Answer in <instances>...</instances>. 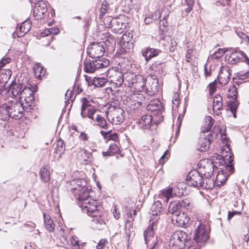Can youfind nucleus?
I'll return each mask as SVG.
<instances>
[{"label": "nucleus", "instance_id": "f257e3e1", "mask_svg": "<svg viewBox=\"0 0 249 249\" xmlns=\"http://www.w3.org/2000/svg\"><path fill=\"white\" fill-rule=\"evenodd\" d=\"M24 115V107L21 102L12 101L3 104L0 107V118L8 120L10 117L15 120L20 119Z\"/></svg>", "mask_w": 249, "mask_h": 249}, {"label": "nucleus", "instance_id": "f03ea898", "mask_svg": "<svg viewBox=\"0 0 249 249\" xmlns=\"http://www.w3.org/2000/svg\"><path fill=\"white\" fill-rule=\"evenodd\" d=\"M189 185L196 188L211 189L213 187V179H204L201 173L198 170L191 171L187 176Z\"/></svg>", "mask_w": 249, "mask_h": 249}, {"label": "nucleus", "instance_id": "7ed1b4c3", "mask_svg": "<svg viewBox=\"0 0 249 249\" xmlns=\"http://www.w3.org/2000/svg\"><path fill=\"white\" fill-rule=\"evenodd\" d=\"M146 80L142 75H135L133 73L125 74L124 84L131 88L134 92H140L144 89Z\"/></svg>", "mask_w": 249, "mask_h": 249}, {"label": "nucleus", "instance_id": "20e7f679", "mask_svg": "<svg viewBox=\"0 0 249 249\" xmlns=\"http://www.w3.org/2000/svg\"><path fill=\"white\" fill-rule=\"evenodd\" d=\"M109 65V61L105 58L94 59L92 61L86 60L84 62V70L86 72L93 73L98 69L107 67Z\"/></svg>", "mask_w": 249, "mask_h": 249}, {"label": "nucleus", "instance_id": "39448f33", "mask_svg": "<svg viewBox=\"0 0 249 249\" xmlns=\"http://www.w3.org/2000/svg\"><path fill=\"white\" fill-rule=\"evenodd\" d=\"M124 111L122 108L113 106L109 107L106 115L108 120L112 124H119L124 119Z\"/></svg>", "mask_w": 249, "mask_h": 249}, {"label": "nucleus", "instance_id": "423d86ee", "mask_svg": "<svg viewBox=\"0 0 249 249\" xmlns=\"http://www.w3.org/2000/svg\"><path fill=\"white\" fill-rule=\"evenodd\" d=\"M198 171L202 175H204L206 179H211L212 176L215 170H218L217 167L214 165L213 162L209 160H201L198 164Z\"/></svg>", "mask_w": 249, "mask_h": 249}, {"label": "nucleus", "instance_id": "0eeeda50", "mask_svg": "<svg viewBox=\"0 0 249 249\" xmlns=\"http://www.w3.org/2000/svg\"><path fill=\"white\" fill-rule=\"evenodd\" d=\"M107 76L108 81L113 85L114 87H119L121 86L125 80V75L116 70V69L111 68L107 72Z\"/></svg>", "mask_w": 249, "mask_h": 249}, {"label": "nucleus", "instance_id": "6e6552de", "mask_svg": "<svg viewBox=\"0 0 249 249\" xmlns=\"http://www.w3.org/2000/svg\"><path fill=\"white\" fill-rule=\"evenodd\" d=\"M156 223L153 221L144 232L145 244L149 246V249H153L157 243V238L154 236V229Z\"/></svg>", "mask_w": 249, "mask_h": 249}, {"label": "nucleus", "instance_id": "1a4fd4ad", "mask_svg": "<svg viewBox=\"0 0 249 249\" xmlns=\"http://www.w3.org/2000/svg\"><path fill=\"white\" fill-rule=\"evenodd\" d=\"M209 238L208 233L206 230L205 225L200 224L197 228L194 234L193 239L198 245L201 246Z\"/></svg>", "mask_w": 249, "mask_h": 249}, {"label": "nucleus", "instance_id": "9d476101", "mask_svg": "<svg viewBox=\"0 0 249 249\" xmlns=\"http://www.w3.org/2000/svg\"><path fill=\"white\" fill-rule=\"evenodd\" d=\"M228 60L231 64H236L242 60L249 65V58L244 52L238 50L232 52L228 56Z\"/></svg>", "mask_w": 249, "mask_h": 249}, {"label": "nucleus", "instance_id": "9b49d317", "mask_svg": "<svg viewBox=\"0 0 249 249\" xmlns=\"http://www.w3.org/2000/svg\"><path fill=\"white\" fill-rule=\"evenodd\" d=\"M172 221L174 225L179 227H187L190 224V218L186 213H179L178 214L172 216Z\"/></svg>", "mask_w": 249, "mask_h": 249}, {"label": "nucleus", "instance_id": "f8f14e48", "mask_svg": "<svg viewBox=\"0 0 249 249\" xmlns=\"http://www.w3.org/2000/svg\"><path fill=\"white\" fill-rule=\"evenodd\" d=\"M105 53L104 42L93 44L91 49L88 51V53L89 56L94 59H101Z\"/></svg>", "mask_w": 249, "mask_h": 249}, {"label": "nucleus", "instance_id": "ddd939ff", "mask_svg": "<svg viewBox=\"0 0 249 249\" xmlns=\"http://www.w3.org/2000/svg\"><path fill=\"white\" fill-rule=\"evenodd\" d=\"M231 74V71L227 66H224L220 68L218 79L220 85L223 86L230 81Z\"/></svg>", "mask_w": 249, "mask_h": 249}, {"label": "nucleus", "instance_id": "4468645a", "mask_svg": "<svg viewBox=\"0 0 249 249\" xmlns=\"http://www.w3.org/2000/svg\"><path fill=\"white\" fill-rule=\"evenodd\" d=\"M33 15L37 18H42L47 11V4L42 0L37 1L34 3Z\"/></svg>", "mask_w": 249, "mask_h": 249}, {"label": "nucleus", "instance_id": "2eb2a0df", "mask_svg": "<svg viewBox=\"0 0 249 249\" xmlns=\"http://www.w3.org/2000/svg\"><path fill=\"white\" fill-rule=\"evenodd\" d=\"M70 185L71 191L74 195H76L82 189L87 187V181L84 178L74 179L70 181Z\"/></svg>", "mask_w": 249, "mask_h": 249}, {"label": "nucleus", "instance_id": "dca6fc26", "mask_svg": "<svg viewBox=\"0 0 249 249\" xmlns=\"http://www.w3.org/2000/svg\"><path fill=\"white\" fill-rule=\"evenodd\" d=\"M145 86L146 92L149 96H153L157 93L159 89V83L157 79L150 78L147 85L145 84Z\"/></svg>", "mask_w": 249, "mask_h": 249}, {"label": "nucleus", "instance_id": "f3484780", "mask_svg": "<svg viewBox=\"0 0 249 249\" xmlns=\"http://www.w3.org/2000/svg\"><path fill=\"white\" fill-rule=\"evenodd\" d=\"M212 136L210 134H201L199 140V144L200 147L199 150L201 152L206 151L209 148L211 144V139Z\"/></svg>", "mask_w": 249, "mask_h": 249}, {"label": "nucleus", "instance_id": "a211bd4d", "mask_svg": "<svg viewBox=\"0 0 249 249\" xmlns=\"http://www.w3.org/2000/svg\"><path fill=\"white\" fill-rule=\"evenodd\" d=\"M24 99L26 103L28 106H31L30 104L32 101L34 100V95L33 91L30 88H27L25 86L22 89V92L20 94V99Z\"/></svg>", "mask_w": 249, "mask_h": 249}, {"label": "nucleus", "instance_id": "6ab92c4d", "mask_svg": "<svg viewBox=\"0 0 249 249\" xmlns=\"http://www.w3.org/2000/svg\"><path fill=\"white\" fill-rule=\"evenodd\" d=\"M148 110L155 112V114H160L163 109L162 103L157 99L152 100L147 107Z\"/></svg>", "mask_w": 249, "mask_h": 249}, {"label": "nucleus", "instance_id": "aec40b11", "mask_svg": "<svg viewBox=\"0 0 249 249\" xmlns=\"http://www.w3.org/2000/svg\"><path fill=\"white\" fill-rule=\"evenodd\" d=\"M2 72H1L0 74V93H1L3 91L4 88L5 84L7 83V81L10 78L12 74V71L9 69L1 70Z\"/></svg>", "mask_w": 249, "mask_h": 249}, {"label": "nucleus", "instance_id": "412c9836", "mask_svg": "<svg viewBox=\"0 0 249 249\" xmlns=\"http://www.w3.org/2000/svg\"><path fill=\"white\" fill-rule=\"evenodd\" d=\"M223 107V100L221 95H216L213 99V112L218 115Z\"/></svg>", "mask_w": 249, "mask_h": 249}, {"label": "nucleus", "instance_id": "4be33fe9", "mask_svg": "<svg viewBox=\"0 0 249 249\" xmlns=\"http://www.w3.org/2000/svg\"><path fill=\"white\" fill-rule=\"evenodd\" d=\"M91 192L90 188L89 189V187L82 189L81 191L77 193L75 196V198L82 203L83 201H87L89 198V193Z\"/></svg>", "mask_w": 249, "mask_h": 249}, {"label": "nucleus", "instance_id": "5701e85b", "mask_svg": "<svg viewBox=\"0 0 249 249\" xmlns=\"http://www.w3.org/2000/svg\"><path fill=\"white\" fill-rule=\"evenodd\" d=\"M161 51L159 49L148 48L142 51V55L144 57L146 62L152 57L157 56Z\"/></svg>", "mask_w": 249, "mask_h": 249}, {"label": "nucleus", "instance_id": "b1692460", "mask_svg": "<svg viewBox=\"0 0 249 249\" xmlns=\"http://www.w3.org/2000/svg\"><path fill=\"white\" fill-rule=\"evenodd\" d=\"M214 123V120L211 116H206L201 127V134H205L206 133L209 132L211 130Z\"/></svg>", "mask_w": 249, "mask_h": 249}, {"label": "nucleus", "instance_id": "393cba45", "mask_svg": "<svg viewBox=\"0 0 249 249\" xmlns=\"http://www.w3.org/2000/svg\"><path fill=\"white\" fill-rule=\"evenodd\" d=\"M152 118L150 115H145L141 117L139 121L140 126L143 129L150 128L152 124Z\"/></svg>", "mask_w": 249, "mask_h": 249}, {"label": "nucleus", "instance_id": "a878e982", "mask_svg": "<svg viewBox=\"0 0 249 249\" xmlns=\"http://www.w3.org/2000/svg\"><path fill=\"white\" fill-rule=\"evenodd\" d=\"M44 224L45 229L49 232L54 231L55 224L50 215L43 213Z\"/></svg>", "mask_w": 249, "mask_h": 249}, {"label": "nucleus", "instance_id": "bb28decb", "mask_svg": "<svg viewBox=\"0 0 249 249\" xmlns=\"http://www.w3.org/2000/svg\"><path fill=\"white\" fill-rule=\"evenodd\" d=\"M95 125L104 129L107 130L110 124L107 123L105 118L101 115H97L94 120Z\"/></svg>", "mask_w": 249, "mask_h": 249}, {"label": "nucleus", "instance_id": "cd10ccee", "mask_svg": "<svg viewBox=\"0 0 249 249\" xmlns=\"http://www.w3.org/2000/svg\"><path fill=\"white\" fill-rule=\"evenodd\" d=\"M11 89L12 90V94L13 96L16 97L19 96L20 99V94L22 92V89L24 88L23 85L20 83H12L11 85Z\"/></svg>", "mask_w": 249, "mask_h": 249}, {"label": "nucleus", "instance_id": "c85d7f7f", "mask_svg": "<svg viewBox=\"0 0 249 249\" xmlns=\"http://www.w3.org/2000/svg\"><path fill=\"white\" fill-rule=\"evenodd\" d=\"M31 28V23L28 20L23 22L20 25L19 32H18V37H21L27 33Z\"/></svg>", "mask_w": 249, "mask_h": 249}, {"label": "nucleus", "instance_id": "c756f323", "mask_svg": "<svg viewBox=\"0 0 249 249\" xmlns=\"http://www.w3.org/2000/svg\"><path fill=\"white\" fill-rule=\"evenodd\" d=\"M170 249H183L184 247L183 242H180L176 236H171L169 242Z\"/></svg>", "mask_w": 249, "mask_h": 249}, {"label": "nucleus", "instance_id": "7c9ffc66", "mask_svg": "<svg viewBox=\"0 0 249 249\" xmlns=\"http://www.w3.org/2000/svg\"><path fill=\"white\" fill-rule=\"evenodd\" d=\"M180 209L179 201H174L170 203L168 208V212L172 215V216H174L180 213L179 212Z\"/></svg>", "mask_w": 249, "mask_h": 249}, {"label": "nucleus", "instance_id": "2f4dec72", "mask_svg": "<svg viewBox=\"0 0 249 249\" xmlns=\"http://www.w3.org/2000/svg\"><path fill=\"white\" fill-rule=\"evenodd\" d=\"M92 206L97 207V202L91 199H88L87 201H83L81 203V207L84 213H88V212L91 211L90 208Z\"/></svg>", "mask_w": 249, "mask_h": 249}, {"label": "nucleus", "instance_id": "473e14b6", "mask_svg": "<svg viewBox=\"0 0 249 249\" xmlns=\"http://www.w3.org/2000/svg\"><path fill=\"white\" fill-rule=\"evenodd\" d=\"M127 35L124 34L122 38V40L120 42V48L118 51L119 54H125L127 52L126 46L128 45V40H126V37Z\"/></svg>", "mask_w": 249, "mask_h": 249}, {"label": "nucleus", "instance_id": "72a5a7b5", "mask_svg": "<svg viewBox=\"0 0 249 249\" xmlns=\"http://www.w3.org/2000/svg\"><path fill=\"white\" fill-rule=\"evenodd\" d=\"M39 175L40 178L43 182H47L50 180V172L46 166H44L40 169Z\"/></svg>", "mask_w": 249, "mask_h": 249}, {"label": "nucleus", "instance_id": "f704fd0d", "mask_svg": "<svg viewBox=\"0 0 249 249\" xmlns=\"http://www.w3.org/2000/svg\"><path fill=\"white\" fill-rule=\"evenodd\" d=\"M228 104V108L232 113L234 118H236V110L239 105V102L237 100H230Z\"/></svg>", "mask_w": 249, "mask_h": 249}, {"label": "nucleus", "instance_id": "c9c22d12", "mask_svg": "<svg viewBox=\"0 0 249 249\" xmlns=\"http://www.w3.org/2000/svg\"><path fill=\"white\" fill-rule=\"evenodd\" d=\"M227 178L222 171H219L217 174L215 180H213V186H221L226 182Z\"/></svg>", "mask_w": 249, "mask_h": 249}, {"label": "nucleus", "instance_id": "e433bc0d", "mask_svg": "<svg viewBox=\"0 0 249 249\" xmlns=\"http://www.w3.org/2000/svg\"><path fill=\"white\" fill-rule=\"evenodd\" d=\"M96 111V108L95 107H93L90 108L88 109L87 111H83V110H81V115L83 118L88 117L89 119L94 120L95 119L94 115L95 114Z\"/></svg>", "mask_w": 249, "mask_h": 249}, {"label": "nucleus", "instance_id": "4c0bfd02", "mask_svg": "<svg viewBox=\"0 0 249 249\" xmlns=\"http://www.w3.org/2000/svg\"><path fill=\"white\" fill-rule=\"evenodd\" d=\"M65 151V145L64 142V141L62 139H59L57 142L56 147L54 150V153H58L59 152V156L58 158V160L59 158H61L62 155L64 153V152Z\"/></svg>", "mask_w": 249, "mask_h": 249}, {"label": "nucleus", "instance_id": "58836bf2", "mask_svg": "<svg viewBox=\"0 0 249 249\" xmlns=\"http://www.w3.org/2000/svg\"><path fill=\"white\" fill-rule=\"evenodd\" d=\"M172 235L174 237L176 236V238H178V240L180 242H183L185 245L187 239V234L185 232L182 231H178L175 232Z\"/></svg>", "mask_w": 249, "mask_h": 249}, {"label": "nucleus", "instance_id": "ea45409f", "mask_svg": "<svg viewBox=\"0 0 249 249\" xmlns=\"http://www.w3.org/2000/svg\"><path fill=\"white\" fill-rule=\"evenodd\" d=\"M173 188L169 187L168 189H164L160 192V197H164L165 198V201L168 202L169 198L172 197L173 195Z\"/></svg>", "mask_w": 249, "mask_h": 249}, {"label": "nucleus", "instance_id": "a19ab883", "mask_svg": "<svg viewBox=\"0 0 249 249\" xmlns=\"http://www.w3.org/2000/svg\"><path fill=\"white\" fill-rule=\"evenodd\" d=\"M237 94L238 92L236 87L234 86L231 87L228 90V93L227 94L228 99L231 100H236Z\"/></svg>", "mask_w": 249, "mask_h": 249}, {"label": "nucleus", "instance_id": "79ce46f5", "mask_svg": "<svg viewBox=\"0 0 249 249\" xmlns=\"http://www.w3.org/2000/svg\"><path fill=\"white\" fill-rule=\"evenodd\" d=\"M34 71L36 76L38 78L44 76L46 72V70L39 65H36L34 68Z\"/></svg>", "mask_w": 249, "mask_h": 249}, {"label": "nucleus", "instance_id": "37998d69", "mask_svg": "<svg viewBox=\"0 0 249 249\" xmlns=\"http://www.w3.org/2000/svg\"><path fill=\"white\" fill-rule=\"evenodd\" d=\"M107 82L106 78L95 77L92 81V84L96 87H102L105 86Z\"/></svg>", "mask_w": 249, "mask_h": 249}, {"label": "nucleus", "instance_id": "c03bdc74", "mask_svg": "<svg viewBox=\"0 0 249 249\" xmlns=\"http://www.w3.org/2000/svg\"><path fill=\"white\" fill-rule=\"evenodd\" d=\"M179 206L180 208H183L189 210L193 207V203L189 198H185L179 201Z\"/></svg>", "mask_w": 249, "mask_h": 249}, {"label": "nucleus", "instance_id": "a18cd8bd", "mask_svg": "<svg viewBox=\"0 0 249 249\" xmlns=\"http://www.w3.org/2000/svg\"><path fill=\"white\" fill-rule=\"evenodd\" d=\"M161 208L162 205L159 201L155 202L151 207V210L153 212V215H157L160 212Z\"/></svg>", "mask_w": 249, "mask_h": 249}, {"label": "nucleus", "instance_id": "49530a36", "mask_svg": "<svg viewBox=\"0 0 249 249\" xmlns=\"http://www.w3.org/2000/svg\"><path fill=\"white\" fill-rule=\"evenodd\" d=\"M173 109L176 110L178 108L179 106V95L178 93L175 92L174 93L172 98Z\"/></svg>", "mask_w": 249, "mask_h": 249}, {"label": "nucleus", "instance_id": "de8ad7c7", "mask_svg": "<svg viewBox=\"0 0 249 249\" xmlns=\"http://www.w3.org/2000/svg\"><path fill=\"white\" fill-rule=\"evenodd\" d=\"M81 100L82 102L81 110H83V111H87L88 109L94 107V106L92 105L91 102L87 100L85 98H82Z\"/></svg>", "mask_w": 249, "mask_h": 249}, {"label": "nucleus", "instance_id": "09e8293b", "mask_svg": "<svg viewBox=\"0 0 249 249\" xmlns=\"http://www.w3.org/2000/svg\"><path fill=\"white\" fill-rule=\"evenodd\" d=\"M109 5L108 2L106 0L103 1L100 9V17H102L104 16L107 13Z\"/></svg>", "mask_w": 249, "mask_h": 249}, {"label": "nucleus", "instance_id": "8fccbe9b", "mask_svg": "<svg viewBox=\"0 0 249 249\" xmlns=\"http://www.w3.org/2000/svg\"><path fill=\"white\" fill-rule=\"evenodd\" d=\"M236 77L239 80H245L249 82V71L245 72L243 71H240L237 73Z\"/></svg>", "mask_w": 249, "mask_h": 249}, {"label": "nucleus", "instance_id": "3c124183", "mask_svg": "<svg viewBox=\"0 0 249 249\" xmlns=\"http://www.w3.org/2000/svg\"><path fill=\"white\" fill-rule=\"evenodd\" d=\"M91 211L88 212L87 214L91 217H98L101 215V213L99 209H97V207L92 206L90 208Z\"/></svg>", "mask_w": 249, "mask_h": 249}, {"label": "nucleus", "instance_id": "603ef678", "mask_svg": "<svg viewBox=\"0 0 249 249\" xmlns=\"http://www.w3.org/2000/svg\"><path fill=\"white\" fill-rule=\"evenodd\" d=\"M71 245L72 246V248L74 249H81L82 247L79 244V241L78 240V238L75 236H73L71 237Z\"/></svg>", "mask_w": 249, "mask_h": 249}, {"label": "nucleus", "instance_id": "864d4df0", "mask_svg": "<svg viewBox=\"0 0 249 249\" xmlns=\"http://www.w3.org/2000/svg\"><path fill=\"white\" fill-rule=\"evenodd\" d=\"M109 150H110V153H111L113 155L115 153H117L119 151V148L118 146L114 143L110 145Z\"/></svg>", "mask_w": 249, "mask_h": 249}, {"label": "nucleus", "instance_id": "5fc2aeb1", "mask_svg": "<svg viewBox=\"0 0 249 249\" xmlns=\"http://www.w3.org/2000/svg\"><path fill=\"white\" fill-rule=\"evenodd\" d=\"M241 214V212L239 211H229L228 215V220H231L234 215H240Z\"/></svg>", "mask_w": 249, "mask_h": 249}, {"label": "nucleus", "instance_id": "6e6d98bb", "mask_svg": "<svg viewBox=\"0 0 249 249\" xmlns=\"http://www.w3.org/2000/svg\"><path fill=\"white\" fill-rule=\"evenodd\" d=\"M11 58L6 57L4 58H2L0 61V70L6 64L9 63L10 62Z\"/></svg>", "mask_w": 249, "mask_h": 249}, {"label": "nucleus", "instance_id": "4d7b16f0", "mask_svg": "<svg viewBox=\"0 0 249 249\" xmlns=\"http://www.w3.org/2000/svg\"><path fill=\"white\" fill-rule=\"evenodd\" d=\"M237 33V35L239 37H240L242 39L246 41L249 42V37L245 34L244 33L242 32H236Z\"/></svg>", "mask_w": 249, "mask_h": 249}, {"label": "nucleus", "instance_id": "13d9d810", "mask_svg": "<svg viewBox=\"0 0 249 249\" xmlns=\"http://www.w3.org/2000/svg\"><path fill=\"white\" fill-rule=\"evenodd\" d=\"M209 90L210 94L212 95L216 90V87L215 85V81L211 83L209 85Z\"/></svg>", "mask_w": 249, "mask_h": 249}, {"label": "nucleus", "instance_id": "bf43d9fd", "mask_svg": "<svg viewBox=\"0 0 249 249\" xmlns=\"http://www.w3.org/2000/svg\"><path fill=\"white\" fill-rule=\"evenodd\" d=\"M224 53V52L222 50L219 49L217 52H215L214 54L212 55V57L214 59H217L223 55Z\"/></svg>", "mask_w": 249, "mask_h": 249}, {"label": "nucleus", "instance_id": "052dcab7", "mask_svg": "<svg viewBox=\"0 0 249 249\" xmlns=\"http://www.w3.org/2000/svg\"><path fill=\"white\" fill-rule=\"evenodd\" d=\"M107 241L105 239H101L96 246L97 249H102L105 246Z\"/></svg>", "mask_w": 249, "mask_h": 249}, {"label": "nucleus", "instance_id": "680f3d73", "mask_svg": "<svg viewBox=\"0 0 249 249\" xmlns=\"http://www.w3.org/2000/svg\"><path fill=\"white\" fill-rule=\"evenodd\" d=\"M113 214L114 218L116 219H118L120 217V213L119 212H118V210L117 208H116V206H114L113 211Z\"/></svg>", "mask_w": 249, "mask_h": 249}, {"label": "nucleus", "instance_id": "e2e57ef3", "mask_svg": "<svg viewBox=\"0 0 249 249\" xmlns=\"http://www.w3.org/2000/svg\"><path fill=\"white\" fill-rule=\"evenodd\" d=\"M49 29L52 35H57L59 33V30L58 28H50Z\"/></svg>", "mask_w": 249, "mask_h": 249}, {"label": "nucleus", "instance_id": "0e129e2a", "mask_svg": "<svg viewBox=\"0 0 249 249\" xmlns=\"http://www.w3.org/2000/svg\"><path fill=\"white\" fill-rule=\"evenodd\" d=\"M80 138L84 141H88L89 140L88 134L84 132L81 133Z\"/></svg>", "mask_w": 249, "mask_h": 249}, {"label": "nucleus", "instance_id": "69168bd1", "mask_svg": "<svg viewBox=\"0 0 249 249\" xmlns=\"http://www.w3.org/2000/svg\"><path fill=\"white\" fill-rule=\"evenodd\" d=\"M51 32H50L49 28L45 29L42 33L41 35L43 36H47L49 35H51Z\"/></svg>", "mask_w": 249, "mask_h": 249}, {"label": "nucleus", "instance_id": "338daca9", "mask_svg": "<svg viewBox=\"0 0 249 249\" xmlns=\"http://www.w3.org/2000/svg\"><path fill=\"white\" fill-rule=\"evenodd\" d=\"M111 130H108L107 132H105L104 131H101L100 133L101 135L105 137V138H107V136H109V135L110 134Z\"/></svg>", "mask_w": 249, "mask_h": 249}, {"label": "nucleus", "instance_id": "774afa93", "mask_svg": "<svg viewBox=\"0 0 249 249\" xmlns=\"http://www.w3.org/2000/svg\"><path fill=\"white\" fill-rule=\"evenodd\" d=\"M185 1L188 6H193L194 0H185Z\"/></svg>", "mask_w": 249, "mask_h": 249}]
</instances>
